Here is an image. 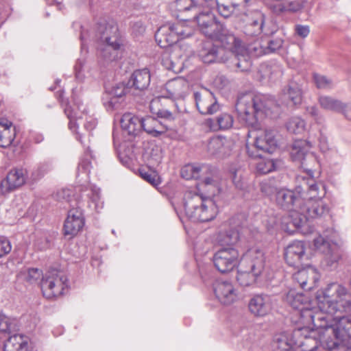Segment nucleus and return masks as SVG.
Returning a JSON list of instances; mask_svg holds the SVG:
<instances>
[{"label": "nucleus", "mask_w": 351, "mask_h": 351, "mask_svg": "<svg viewBox=\"0 0 351 351\" xmlns=\"http://www.w3.org/2000/svg\"><path fill=\"white\" fill-rule=\"evenodd\" d=\"M298 184L294 190L281 189L276 194V205L286 211L298 210L300 206L308 199H315L321 193V185H318L312 178L298 176Z\"/></svg>", "instance_id": "nucleus-2"}, {"label": "nucleus", "mask_w": 351, "mask_h": 351, "mask_svg": "<svg viewBox=\"0 0 351 351\" xmlns=\"http://www.w3.org/2000/svg\"><path fill=\"white\" fill-rule=\"evenodd\" d=\"M295 32L298 36L304 38L309 34L310 27L308 25L298 24L295 26Z\"/></svg>", "instance_id": "nucleus-63"}, {"label": "nucleus", "mask_w": 351, "mask_h": 351, "mask_svg": "<svg viewBox=\"0 0 351 351\" xmlns=\"http://www.w3.org/2000/svg\"><path fill=\"white\" fill-rule=\"evenodd\" d=\"M285 300L293 308L298 311L308 304V298L303 294L297 293L295 290H290L287 293Z\"/></svg>", "instance_id": "nucleus-40"}, {"label": "nucleus", "mask_w": 351, "mask_h": 351, "mask_svg": "<svg viewBox=\"0 0 351 351\" xmlns=\"http://www.w3.org/2000/svg\"><path fill=\"white\" fill-rule=\"evenodd\" d=\"M146 157L147 161L150 166H156L162 161L161 149L158 147H154L147 154Z\"/></svg>", "instance_id": "nucleus-50"}, {"label": "nucleus", "mask_w": 351, "mask_h": 351, "mask_svg": "<svg viewBox=\"0 0 351 351\" xmlns=\"http://www.w3.org/2000/svg\"><path fill=\"white\" fill-rule=\"evenodd\" d=\"M249 51L255 56H261L268 54L266 52V46L260 42H256L249 47Z\"/></svg>", "instance_id": "nucleus-59"}, {"label": "nucleus", "mask_w": 351, "mask_h": 351, "mask_svg": "<svg viewBox=\"0 0 351 351\" xmlns=\"http://www.w3.org/2000/svg\"><path fill=\"white\" fill-rule=\"evenodd\" d=\"M283 44V40L281 38H276L274 39H270L267 42L266 44V52L267 53H274L276 51L280 49Z\"/></svg>", "instance_id": "nucleus-55"}, {"label": "nucleus", "mask_w": 351, "mask_h": 351, "mask_svg": "<svg viewBox=\"0 0 351 351\" xmlns=\"http://www.w3.org/2000/svg\"><path fill=\"white\" fill-rule=\"evenodd\" d=\"M245 223L244 215L238 214L230 219V224L232 228L221 233L219 236V242L221 245H234L240 239L239 231L237 228L243 226Z\"/></svg>", "instance_id": "nucleus-16"}, {"label": "nucleus", "mask_w": 351, "mask_h": 351, "mask_svg": "<svg viewBox=\"0 0 351 351\" xmlns=\"http://www.w3.org/2000/svg\"><path fill=\"white\" fill-rule=\"evenodd\" d=\"M224 53L225 49L216 47L210 42H206L203 44L198 56L202 61L206 64H211L213 62L225 63L226 57Z\"/></svg>", "instance_id": "nucleus-20"}, {"label": "nucleus", "mask_w": 351, "mask_h": 351, "mask_svg": "<svg viewBox=\"0 0 351 351\" xmlns=\"http://www.w3.org/2000/svg\"><path fill=\"white\" fill-rule=\"evenodd\" d=\"M313 79L318 88L330 89L333 87L332 80L327 76L319 74H314Z\"/></svg>", "instance_id": "nucleus-49"}, {"label": "nucleus", "mask_w": 351, "mask_h": 351, "mask_svg": "<svg viewBox=\"0 0 351 351\" xmlns=\"http://www.w3.org/2000/svg\"><path fill=\"white\" fill-rule=\"evenodd\" d=\"M165 100L166 99L165 97H158L152 99L150 102V109L152 112L156 114L158 117L164 119L165 121H173L174 116L171 111L165 108L157 109L161 102Z\"/></svg>", "instance_id": "nucleus-42"}, {"label": "nucleus", "mask_w": 351, "mask_h": 351, "mask_svg": "<svg viewBox=\"0 0 351 351\" xmlns=\"http://www.w3.org/2000/svg\"><path fill=\"white\" fill-rule=\"evenodd\" d=\"M241 336L244 341L245 346H247L254 339V334L252 330L248 329H243L241 331Z\"/></svg>", "instance_id": "nucleus-64"}, {"label": "nucleus", "mask_w": 351, "mask_h": 351, "mask_svg": "<svg viewBox=\"0 0 351 351\" xmlns=\"http://www.w3.org/2000/svg\"><path fill=\"white\" fill-rule=\"evenodd\" d=\"M198 111L202 114H213L219 110V105L213 93L207 88L194 93Z\"/></svg>", "instance_id": "nucleus-14"}, {"label": "nucleus", "mask_w": 351, "mask_h": 351, "mask_svg": "<svg viewBox=\"0 0 351 351\" xmlns=\"http://www.w3.org/2000/svg\"><path fill=\"white\" fill-rule=\"evenodd\" d=\"M287 130L293 134H301L305 130V122L300 117H291L287 123Z\"/></svg>", "instance_id": "nucleus-45"}, {"label": "nucleus", "mask_w": 351, "mask_h": 351, "mask_svg": "<svg viewBox=\"0 0 351 351\" xmlns=\"http://www.w3.org/2000/svg\"><path fill=\"white\" fill-rule=\"evenodd\" d=\"M265 16L261 12H256L249 19L243 29V33L250 37L257 36L263 32Z\"/></svg>", "instance_id": "nucleus-30"}, {"label": "nucleus", "mask_w": 351, "mask_h": 351, "mask_svg": "<svg viewBox=\"0 0 351 351\" xmlns=\"http://www.w3.org/2000/svg\"><path fill=\"white\" fill-rule=\"evenodd\" d=\"M29 338L21 334L10 336L4 343V351H28Z\"/></svg>", "instance_id": "nucleus-37"}, {"label": "nucleus", "mask_w": 351, "mask_h": 351, "mask_svg": "<svg viewBox=\"0 0 351 351\" xmlns=\"http://www.w3.org/2000/svg\"><path fill=\"white\" fill-rule=\"evenodd\" d=\"M199 5L194 0H176L171 8L177 19L182 21H191V16L196 14Z\"/></svg>", "instance_id": "nucleus-21"}, {"label": "nucleus", "mask_w": 351, "mask_h": 351, "mask_svg": "<svg viewBox=\"0 0 351 351\" xmlns=\"http://www.w3.org/2000/svg\"><path fill=\"white\" fill-rule=\"evenodd\" d=\"M120 123L121 128L130 135L136 136L141 130V119L131 113L124 114Z\"/></svg>", "instance_id": "nucleus-36"}, {"label": "nucleus", "mask_w": 351, "mask_h": 351, "mask_svg": "<svg viewBox=\"0 0 351 351\" xmlns=\"http://www.w3.org/2000/svg\"><path fill=\"white\" fill-rule=\"evenodd\" d=\"M84 225L82 212L79 208H72L68 212L64 224V234L71 239L76 236Z\"/></svg>", "instance_id": "nucleus-15"}, {"label": "nucleus", "mask_w": 351, "mask_h": 351, "mask_svg": "<svg viewBox=\"0 0 351 351\" xmlns=\"http://www.w3.org/2000/svg\"><path fill=\"white\" fill-rule=\"evenodd\" d=\"M223 146V140L219 137L210 139L207 145V150L210 154H216L221 152Z\"/></svg>", "instance_id": "nucleus-53"}, {"label": "nucleus", "mask_w": 351, "mask_h": 351, "mask_svg": "<svg viewBox=\"0 0 351 351\" xmlns=\"http://www.w3.org/2000/svg\"><path fill=\"white\" fill-rule=\"evenodd\" d=\"M43 276L42 271L37 268H29L27 270L25 280L29 283L36 282Z\"/></svg>", "instance_id": "nucleus-61"}, {"label": "nucleus", "mask_w": 351, "mask_h": 351, "mask_svg": "<svg viewBox=\"0 0 351 351\" xmlns=\"http://www.w3.org/2000/svg\"><path fill=\"white\" fill-rule=\"evenodd\" d=\"M309 306L310 304H307L306 306H304L300 311H298V312L304 322L306 324H313L314 316L317 309L310 308Z\"/></svg>", "instance_id": "nucleus-52"}, {"label": "nucleus", "mask_w": 351, "mask_h": 351, "mask_svg": "<svg viewBox=\"0 0 351 351\" xmlns=\"http://www.w3.org/2000/svg\"><path fill=\"white\" fill-rule=\"evenodd\" d=\"M245 260L255 276H260L262 274L265 265V254L262 250L257 247L248 250L245 254Z\"/></svg>", "instance_id": "nucleus-24"}, {"label": "nucleus", "mask_w": 351, "mask_h": 351, "mask_svg": "<svg viewBox=\"0 0 351 351\" xmlns=\"http://www.w3.org/2000/svg\"><path fill=\"white\" fill-rule=\"evenodd\" d=\"M315 248L323 253L330 251V244L324 237L318 236L313 240Z\"/></svg>", "instance_id": "nucleus-56"}, {"label": "nucleus", "mask_w": 351, "mask_h": 351, "mask_svg": "<svg viewBox=\"0 0 351 351\" xmlns=\"http://www.w3.org/2000/svg\"><path fill=\"white\" fill-rule=\"evenodd\" d=\"M316 142L315 141H306V140H296L291 146L290 155L293 161H298L301 163V165L307 172L306 178H313V171L308 169V165L315 164L317 162L315 156L312 152H309Z\"/></svg>", "instance_id": "nucleus-8"}, {"label": "nucleus", "mask_w": 351, "mask_h": 351, "mask_svg": "<svg viewBox=\"0 0 351 351\" xmlns=\"http://www.w3.org/2000/svg\"><path fill=\"white\" fill-rule=\"evenodd\" d=\"M276 169V165L273 160H263L257 163L256 169L262 174L268 173Z\"/></svg>", "instance_id": "nucleus-54"}, {"label": "nucleus", "mask_w": 351, "mask_h": 351, "mask_svg": "<svg viewBox=\"0 0 351 351\" xmlns=\"http://www.w3.org/2000/svg\"><path fill=\"white\" fill-rule=\"evenodd\" d=\"M141 176L145 180L150 183L154 186H156L160 184L159 178L154 173L141 171Z\"/></svg>", "instance_id": "nucleus-62"}, {"label": "nucleus", "mask_w": 351, "mask_h": 351, "mask_svg": "<svg viewBox=\"0 0 351 351\" xmlns=\"http://www.w3.org/2000/svg\"><path fill=\"white\" fill-rule=\"evenodd\" d=\"M174 29L177 34L178 41L180 39L190 37L193 34V29L191 27H185L184 23L174 24Z\"/></svg>", "instance_id": "nucleus-51"}, {"label": "nucleus", "mask_w": 351, "mask_h": 351, "mask_svg": "<svg viewBox=\"0 0 351 351\" xmlns=\"http://www.w3.org/2000/svg\"><path fill=\"white\" fill-rule=\"evenodd\" d=\"M218 32V35L211 36V38L220 40L224 47L227 49V51L225 50V57H227L228 52L236 53L245 51V45L242 40L232 34L225 33L223 25H221Z\"/></svg>", "instance_id": "nucleus-18"}, {"label": "nucleus", "mask_w": 351, "mask_h": 351, "mask_svg": "<svg viewBox=\"0 0 351 351\" xmlns=\"http://www.w3.org/2000/svg\"><path fill=\"white\" fill-rule=\"evenodd\" d=\"M97 32L102 43H122L117 25L113 21L99 23Z\"/></svg>", "instance_id": "nucleus-19"}, {"label": "nucleus", "mask_w": 351, "mask_h": 351, "mask_svg": "<svg viewBox=\"0 0 351 351\" xmlns=\"http://www.w3.org/2000/svg\"><path fill=\"white\" fill-rule=\"evenodd\" d=\"M209 165H186L181 169V176L186 179H199L201 178L202 174L206 173L209 170Z\"/></svg>", "instance_id": "nucleus-38"}, {"label": "nucleus", "mask_w": 351, "mask_h": 351, "mask_svg": "<svg viewBox=\"0 0 351 351\" xmlns=\"http://www.w3.org/2000/svg\"><path fill=\"white\" fill-rule=\"evenodd\" d=\"M259 276H255L254 272H252L248 268L245 271L239 270L237 272V280L243 287H247L255 282Z\"/></svg>", "instance_id": "nucleus-44"}, {"label": "nucleus", "mask_w": 351, "mask_h": 351, "mask_svg": "<svg viewBox=\"0 0 351 351\" xmlns=\"http://www.w3.org/2000/svg\"><path fill=\"white\" fill-rule=\"evenodd\" d=\"M282 101L288 106L300 104L302 101V90L300 85L291 81L282 89Z\"/></svg>", "instance_id": "nucleus-26"}, {"label": "nucleus", "mask_w": 351, "mask_h": 351, "mask_svg": "<svg viewBox=\"0 0 351 351\" xmlns=\"http://www.w3.org/2000/svg\"><path fill=\"white\" fill-rule=\"evenodd\" d=\"M128 93L136 95V93L132 90L128 82L117 83L110 88L106 89L102 96L103 104L107 110H113L119 105V99Z\"/></svg>", "instance_id": "nucleus-13"}, {"label": "nucleus", "mask_w": 351, "mask_h": 351, "mask_svg": "<svg viewBox=\"0 0 351 351\" xmlns=\"http://www.w3.org/2000/svg\"><path fill=\"white\" fill-rule=\"evenodd\" d=\"M235 108L241 119L246 122L252 123L260 113L267 115L270 112H277L279 106L272 98L248 93L238 97Z\"/></svg>", "instance_id": "nucleus-3"}, {"label": "nucleus", "mask_w": 351, "mask_h": 351, "mask_svg": "<svg viewBox=\"0 0 351 351\" xmlns=\"http://www.w3.org/2000/svg\"><path fill=\"white\" fill-rule=\"evenodd\" d=\"M321 193L315 199H308L300 206L298 210H291L289 223L296 228L304 226L309 219L320 217L328 213V208L322 200L325 195L324 186L321 185Z\"/></svg>", "instance_id": "nucleus-5"}, {"label": "nucleus", "mask_w": 351, "mask_h": 351, "mask_svg": "<svg viewBox=\"0 0 351 351\" xmlns=\"http://www.w3.org/2000/svg\"><path fill=\"white\" fill-rule=\"evenodd\" d=\"M27 171L23 169H14L7 175L6 178L1 181L0 184L1 192L8 193L23 186L27 178Z\"/></svg>", "instance_id": "nucleus-17"}, {"label": "nucleus", "mask_w": 351, "mask_h": 351, "mask_svg": "<svg viewBox=\"0 0 351 351\" xmlns=\"http://www.w3.org/2000/svg\"><path fill=\"white\" fill-rule=\"evenodd\" d=\"M190 22H195L201 32L207 37L216 36L218 35V29L221 28V24L213 12L208 10H202L199 5L196 14L191 16Z\"/></svg>", "instance_id": "nucleus-10"}, {"label": "nucleus", "mask_w": 351, "mask_h": 351, "mask_svg": "<svg viewBox=\"0 0 351 351\" xmlns=\"http://www.w3.org/2000/svg\"><path fill=\"white\" fill-rule=\"evenodd\" d=\"M340 258V255L337 252L332 251L330 249V251H327L326 253V256L324 258V261L326 263V265L330 267H335V264Z\"/></svg>", "instance_id": "nucleus-58"}, {"label": "nucleus", "mask_w": 351, "mask_h": 351, "mask_svg": "<svg viewBox=\"0 0 351 351\" xmlns=\"http://www.w3.org/2000/svg\"><path fill=\"white\" fill-rule=\"evenodd\" d=\"M332 335V339L336 343L335 348L343 346L346 348H351V315L340 316L335 319L334 327L328 328L325 332L324 338L328 339Z\"/></svg>", "instance_id": "nucleus-7"}, {"label": "nucleus", "mask_w": 351, "mask_h": 351, "mask_svg": "<svg viewBox=\"0 0 351 351\" xmlns=\"http://www.w3.org/2000/svg\"><path fill=\"white\" fill-rule=\"evenodd\" d=\"M65 114H66L67 117L69 119V128L71 130H73V128L77 125H78L80 124L79 122H75L73 121V119L76 118L78 121H80L82 118L77 117V112H76L75 108H72L71 106H67L64 109Z\"/></svg>", "instance_id": "nucleus-57"}, {"label": "nucleus", "mask_w": 351, "mask_h": 351, "mask_svg": "<svg viewBox=\"0 0 351 351\" xmlns=\"http://www.w3.org/2000/svg\"><path fill=\"white\" fill-rule=\"evenodd\" d=\"M210 6L216 5L218 14L224 19L231 17L240 3L225 2L223 0H204Z\"/></svg>", "instance_id": "nucleus-39"}, {"label": "nucleus", "mask_w": 351, "mask_h": 351, "mask_svg": "<svg viewBox=\"0 0 351 351\" xmlns=\"http://www.w3.org/2000/svg\"><path fill=\"white\" fill-rule=\"evenodd\" d=\"M67 277L62 272L56 269L48 271L41 281L43 295L48 299L62 295L67 287Z\"/></svg>", "instance_id": "nucleus-6"}, {"label": "nucleus", "mask_w": 351, "mask_h": 351, "mask_svg": "<svg viewBox=\"0 0 351 351\" xmlns=\"http://www.w3.org/2000/svg\"><path fill=\"white\" fill-rule=\"evenodd\" d=\"M261 191L268 196L274 193L276 194L278 190L276 180L274 178L263 180L261 182Z\"/></svg>", "instance_id": "nucleus-47"}, {"label": "nucleus", "mask_w": 351, "mask_h": 351, "mask_svg": "<svg viewBox=\"0 0 351 351\" xmlns=\"http://www.w3.org/2000/svg\"><path fill=\"white\" fill-rule=\"evenodd\" d=\"M258 73L262 79H273V75H280V71L277 66H271L266 64H262L260 66Z\"/></svg>", "instance_id": "nucleus-48"}, {"label": "nucleus", "mask_w": 351, "mask_h": 351, "mask_svg": "<svg viewBox=\"0 0 351 351\" xmlns=\"http://www.w3.org/2000/svg\"><path fill=\"white\" fill-rule=\"evenodd\" d=\"M241 255L235 247H223L213 256V263L221 273H227L236 267L240 261Z\"/></svg>", "instance_id": "nucleus-11"}, {"label": "nucleus", "mask_w": 351, "mask_h": 351, "mask_svg": "<svg viewBox=\"0 0 351 351\" xmlns=\"http://www.w3.org/2000/svg\"><path fill=\"white\" fill-rule=\"evenodd\" d=\"M206 125L212 131L226 130L232 128L233 117L228 113L222 112L206 121Z\"/></svg>", "instance_id": "nucleus-32"}, {"label": "nucleus", "mask_w": 351, "mask_h": 351, "mask_svg": "<svg viewBox=\"0 0 351 351\" xmlns=\"http://www.w3.org/2000/svg\"><path fill=\"white\" fill-rule=\"evenodd\" d=\"M155 39L161 48H166L178 42L174 24H165L158 28L155 34Z\"/></svg>", "instance_id": "nucleus-27"}, {"label": "nucleus", "mask_w": 351, "mask_h": 351, "mask_svg": "<svg viewBox=\"0 0 351 351\" xmlns=\"http://www.w3.org/2000/svg\"><path fill=\"white\" fill-rule=\"evenodd\" d=\"M183 206L186 216L194 222L210 221L218 213V208L213 199L204 197L191 191L185 193Z\"/></svg>", "instance_id": "nucleus-4"}, {"label": "nucleus", "mask_w": 351, "mask_h": 351, "mask_svg": "<svg viewBox=\"0 0 351 351\" xmlns=\"http://www.w3.org/2000/svg\"><path fill=\"white\" fill-rule=\"evenodd\" d=\"M121 45L122 43H103L100 48L99 58L104 66L119 58L121 54Z\"/></svg>", "instance_id": "nucleus-28"}, {"label": "nucleus", "mask_w": 351, "mask_h": 351, "mask_svg": "<svg viewBox=\"0 0 351 351\" xmlns=\"http://www.w3.org/2000/svg\"><path fill=\"white\" fill-rule=\"evenodd\" d=\"M209 170L202 174L203 184L208 187V190L211 191L213 195L220 193L221 190V178L219 177L218 171L209 165Z\"/></svg>", "instance_id": "nucleus-33"}, {"label": "nucleus", "mask_w": 351, "mask_h": 351, "mask_svg": "<svg viewBox=\"0 0 351 351\" xmlns=\"http://www.w3.org/2000/svg\"><path fill=\"white\" fill-rule=\"evenodd\" d=\"M14 328V324L10 319L4 315H0V330L3 332H10Z\"/></svg>", "instance_id": "nucleus-60"}, {"label": "nucleus", "mask_w": 351, "mask_h": 351, "mask_svg": "<svg viewBox=\"0 0 351 351\" xmlns=\"http://www.w3.org/2000/svg\"><path fill=\"white\" fill-rule=\"evenodd\" d=\"M277 147L276 131L265 130L255 138L252 147L246 145L247 154L251 158H261L262 153H273Z\"/></svg>", "instance_id": "nucleus-9"}, {"label": "nucleus", "mask_w": 351, "mask_h": 351, "mask_svg": "<svg viewBox=\"0 0 351 351\" xmlns=\"http://www.w3.org/2000/svg\"><path fill=\"white\" fill-rule=\"evenodd\" d=\"M15 137V128H0V147L6 148L13 142Z\"/></svg>", "instance_id": "nucleus-46"}, {"label": "nucleus", "mask_w": 351, "mask_h": 351, "mask_svg": "<svg viewBox=\"0 0 351 351\" xmlns=\"http://www.w3.org/2000/svg\"><path fill=\"white\" fill-rule=\"evenodd\" d=\"M248 308L254 316L263 317L271 309V298L266 294H256L250 300Z\"/></svg>", "instance_id": "nucleus-22"}, {"label": "nucleus", "mask_w": 351, "mask_h": 351, "mask_svg": "<svg viewBox=\"0 0 351 351\" xmlns=\"http://www.w3.org/2000/svg\"><path fill=\"white\" fill-rule=\"evenodd\" d=\"M295 341L289 332L276 335L272 343L274 351H295Z\"/></svg>", "instance_id": "nucleus-34"}, {"label": "nucleus", "mask_w": 351, "mask_h": 351, "mask_svg": "<svg viewBox=\"0 0 351 351\" xmlns=\"http://www.w3.org/2000/svg\"><path fill=\"white\" fill-rule=\"evenodd\" d=\"M308 267L303 266L298 269V271L293 276L294 280L304 290L311 289L312 285L313 284V279H309V272L306 269Z\"/></svg>", "instance_id": "nucleus-41"}, {"label": "nucleus", "mask_w": 351, "mask_h": 351, "mask_svg": "<svg viewBox=\"0 0 351 351\" xmlns=\"http://www.w3.org/2000/svg\"><path fill=\"white\" fill-rule=\"evenodd\" d=\"M319 101L321 106L326 110L339 112L345 108V104L330 97L322 96Z\"/></svg>", "instance_id": "nucleus-43"}, {"label": "nucleus", "mask_w": 351, "mask_h": 351, "mask_svg": "<svg viewBox=\"0 0 351 351\" xmlns=\"http://www.w3.org/2000/svg\"><path fill=\"white\" fill-rule=\"evenodd\" d=\"M151 82V74L148 69H138L133 72L128 80L132 90L136 95L147 89Z\"/></svg>", "instance_id": "nucleus-25"}, {"label": "nucleus", "mask_w": 351, "mask_h": 351, "mask_svg": "<svg viewBox=\"0 0 351 351\" xmlns=\"http://www.w3.org/2000/svg\"><path fill=\"white\" fill-rule=\"evenodd\" d=\"M285 259L289 266L296 269L310 266L308 256L305 252V245L302 241H295L289 245L285 250Z\"/></svg>", "instance_id": "nucleus-12"}, {"label": "nucleus", "mask_w": 351, "mask_h": 351, "mask_svg": "<svg viewBox=\"0 0 351 351\" xmlns=\"http://www.w3.org/2000/svg\"><path fill=\"white\" fill-rule=\"evenodd\" d=\"M165 86L169 94L167 97L177 99L185 96L188 83L182 78H176L169 81Z\"/></svg>", "instance_id": "nucleus-35"}, {"label": "nucleus", "mask_w": 351, "mask_h": 351, "mask_svg": "<svg viewBox=\"0 0 351 351\" xmlns=\"http://www.w3.org/2000/svg\"><path fill=\"white\" fill-rule=\"evenodd\" d=\"M342 311L350 312L351 310V294L346 287L338 283H331L328 285L323 292V298L319 301V311H315L313 320V326L319 329L320 342L326 348H332L336 343L330 335L328 339L324 338L326 330L328 328L334 327L335 319L338 315L335 314Z\"/></svg>", "instance_id": "nucleus-1"}, {"label": "nucleus", "mask_w": 351, "mask_h": 351, "mask_svg": "<svg viewBox=\"0 0 351 351\" xmlns=\"http://www.w3.org/2000/svg\"><path fill=\"white\" fill-rule=\"evenodd\" d=\"M141 129L152 136L157 137L164 134L168 127L157 119L149 116L141 118Z\"/></svg>", "instance_id": "nucleus-31"}, {"label": "nucleus", "mask_w": 351, "mask_h": 351, "mask_svg": "<svg viewBox=\"0 0 351 351\" xmlns=\"http://www.w3.org/2000/svg\"><path fill=\"white\" fill-rule=\"evenodd\" d=\"M225 63L237 72H246L251 68V61L245 49L244 51L228 52Z\"/></svg>", "instance_id": "nucleus-23"}, {"label": "nucleus", "mask_w": 351, "mask_h": 351, "mask_svg": "<svg viewBox=\"0 0 351 351\" xmlns=\"http://www.w3.org/2000/svg\"><path fill=\"white\" fill-rule=\"evenodd\" d=\"M214 293L219 301L225 304H232L236 298L232 285L228 282H217L214 285Z\"/></svg>", "instance_id": "nucleus-29"}]
</instances>
